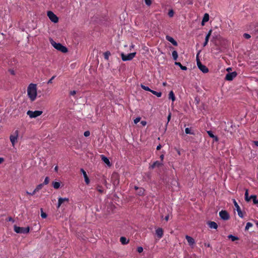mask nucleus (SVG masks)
Returning <instances> with one entry per match:
<instances>
[{"instance_id":"obj_1","label":"nucleus","mask_w":258,"mask_h":258,"mask_svg":"<svg viewBox=\"0 0 258 258\" xmlns=\"http://www.w3.org/2000/svg\"><path fill=\"white\" fill-rule=\"evenodd\" d=\"M27 94L31 101H34L36 99L37 94L36 84L31 83L28 86Z\"/></svg>"},{"instance_id":"obj_2","label":"nucleus","mask_w":258,"mask_h":258,"mask_svg":"<svg viewBox=\"0 0 258 258\" xmlns=\"http://www.w3.org/2000/svg\"><path fill=\"white\" fill-rule=\"evenodd\" d=\"M50 42L52 45L57 50L60 51L62 53H66L68 51L67 47L63 46L62 44L60 43H56L52 39H51Z\"/></svg>"},{"instance_id":"obj_3","label":"nucleus","mask_w":258,"mask_h":258,"mask_svg":"<svg viewBox=\"0 0 258 258\" xmlns=\"http://www.w3.org/2000/svg\"><path fill=\"white\" fill-rule=\"evenodd\" d=\"M14 230L17 233L27 234L30 231V227L29 226L26 227H22L15 225L14 226Z\"/></svg>"},{"instance_id":"obj_4","label":"nucleus","mask_w":258,"mask_h":258,"mask_svg":"<svg viewBox=\"0 0 258 258\" xmlns=\"http://www.w3.org/2000/svg\"><path fill=\"white\" fill-rule=\"evenodd\" d=\"M199 53L200 51L197 54L196 58L197 66L198 68L200 70V71H202L203 73H207L209 72V69L206 66L203 64L201 62L199 57Z\"/></svg>"},{"instance_id":"obj_5","label":"nucleus","mask_w":258,"mask_h":258,"mask_svg":"<svg viewBox=\"0 0 258 258\" xmlns=\"http://www.w3.org/2000/svg\"><path fill=\"white\" fill-rule=\"evenodd\" d=\"M136 52H132L128 53L127 55L124 54L123 53H121L120 55L121 59L123 61L131 60L136 56Z\"/></svg>"},{"instance_id":"obj_6","label":"nucleus","mask_w":258,"mask_h":258,"mask_svg":"<svg viewBox=\"0 0 258 258\" xmlns=\"http://www.w3.org/2000/svg\"><path fill=\"white\" fill-rule=\"evenodd\" d=\"M111 180L114 186H117L119 183V174L117 172H113L111 175Z\"/></svg>"},{"instance_id":"obj_7","label":"nucleus","mask_w":258,"mask_h":258,"mask_svg":"<svg viewBox=\"0 0 258 258\" xmlns=\"http://www.w3.org/2000/svg\"><path fill=\"white\" fill-rule=\"evenodd\" d=\"M43 112L41 110H35L34 111L28 110L27 114L30 118H36L42 114Z\"/></svg>"},{"instance_id":"obj_8","label":"nucleus","mask_w":258,"mask_h":258,"mask_svg":"<svg viewBox=\"0 0 258 258\" xmlns=\"http://www.w3.org/2000/svg\"><path fill=\"white\" fill-rule=\"evenodd\" d=\"M47 16L51 22L56 23L58 22V18L52 11L47 12Z\"/></svg>"},{"instance_id":"obj_9","label":"nucleus","mask_w":258,"mask_h":258,"mask_svg":"<svg viewBox=\"0 0 258 258\" xmlns=\"http://www.w3.org/2000/svg\"><path fill=\"white\" fill-rule=\"evenodd\" d=\"M219 216L223 220L226 221L230 219V215L226 210H222L219 212Z\"/></svg>"},{"instance_id":"obj_10","label":"nucleus","mask_w":258,"mask_h":258,"mask_svg":"<svg viewBox=\"0 0 258 258\" xmlns=\"http://www.w3.org/2000/svg\"><path fill=\"white\" fill-rule=\"evenodd\" d=\"M19 131L18 130L15 131L13 135H11L10 137V141L14 146L16 143L17 142V139L18 137Z\"/></svg>"},{"instance_id":"obj_11","label":"nucleus","mask_w":258,"mask_h":258,"mask_svg":"<svg viewBox=\"0 0 258 258\" xmlns=\"http://www.w3.org/2000/svg\"><path fill=\"white\" fill-rule=\"evenodd\" d=\"M237 73L234 71L232 73H229L226 75L225 80L226 81H232L234 78L236 77Z\"/></svg>"},{"instance_id":"obj_12","label":"nucleus","mask_w":258,"mask_h":258,"mask_svg":"<svg viewBox=\"0 0 258 258\" xmlns=\"http://www.w3.org/2000/svg\"><path fill=\"white\" fill-rule=\"evenodd\" d=\"M233 202L234 206L236 208V209L238 213V216L240 218H243V216H244L243 214L240 207L239 206V205H238L237 203L236 202L235 199H233Z\"/></svg>"},{"instance_id":"obj_13","label":"nucleus","mask_w":258,"mask_h":258,"mask_svg":"<svg viewBox=\"0 0 258 258\" xmlns=\"http://www.w3.org/2000/svg\"><path fill=\"white\" fill-rule=\"evenodd\" d=\"M67 202L68 203L69 202V198H58L57 208H59L60 206L63 203H64V202Z\"/></svg>"},{"instance_id":"obj_14","label":"nucleus","mask_w":258,"mask_h":258,"mask_svg":"<svg viewBox=\"0 0 258 258\" xmlns=\"http://www.w3.org/2000/svg\"><path fill=\"white\" fill-rule=\"evenodd\" d=\"M80 171H81V173H82V174L83 175L85 183L87 184H89V183H90V179H89V177H88V176L86 171L83 168H81Z\"/></svg>"},{"instance_id":"obj_15","label":"nucleus","mask_w":258,"mask_h":258,"mask_svg":"<svg viewBox=\"0 0 258 258\" xmlns=\"http://www.w3.org/2000/svg\"><path fill=\"white\" fill-rule=\"evenodd\" d=\"M166 39L167 40H168V41H169L170 42H171L174 46H177V45H178L177 42L172 37H171L169 35H166Z\"/></svg>"},{"instance_id":"obj_16","label":"nucleus","mask_w":258,"mask_h":258,"mask_svg":"<svg viewBox=\"0 0 258 258\" xmlns=\"http://www.w3.org/2000/svg\"><path fill=\"white\" fill-rule=\"evenodd\" d=\"M185 239L187 240V241L188 243V244L190 246L193 245L195 243V239L192 237H190V236L186 235Z\"/></svg>"},{"instance_id":"obj_17","label":"nucleus","mask_w":258,"mask_h":258,"mask_svg":"<svg viewBox=\"0 0 258 258\" xmlns=\"http://www.w3.org/2000/svg\"><path fill=\"white\" fill-rule=\"evenodd\" d=\"M163 164L162 163L160 162L159 161H156L150 166L149 168L153 169L156 167H160Z\"/></svg>"},{"instance_id":"obj_18","label":"nucleus","mask_w":258,"mask_h":258,"mask_svg":"<svg viewBox=\"0 0 258 258\" xmlns=\"http://www.w3.org/2000/svg\"><path fill=\"white\" fill-rule=\"evenodd\" d=\"M209 20V15L208 13H205L203 18V20L201 23L202 26H204L205 23L207 22Z\"/></svg>"},{"instance_id":"obj_19","label":"nucleus","mask_w":258,"mask_h":258,"mask_svg":"<svg viewBox=\"0 0 258 258\" xmlns=\"http://www.w3.org/2000/svg\"><path fill=\"white\" fill-rule=\"evenodd\" d=\"M207 224H208V226H209V227L211 228L217 229L218 228L217 224L214 221H209L207 222Z\"/></svg>"},{"instance_id":"obj_20","label":"nucleus","mask_w":258,"mask_h":258,"mask_svg":"<svg viewBox=\"0 0 258 258\" xmlns=\"http://www.w3.org/2000/svg\"><path fill=\"white\" fill-rule=\"evenodd\" d=\"M102 160L108 166H111V164L110 163L108 158L103 155H101Z\"/></svg>"},{"instance_id":"obj_21","label":"nucleus","mask_w":258,"mask_h":258,"mask_svg":"<svg viewBox=\"0 0 258 258\" xmlns=\"http://www.w3.org/2000/svg\"><path fill=\"white\" fill-rule=\"evenodd\" d=\"M156 234L158 238H160L163 236V230L161 228H158L156 230Z\"/></svg>"},{"instance_id":"obj_22","label":"nucleus","mask_w":258,"mask_h":258,"mask_svg":"<svg viewBox=\"0 0 258 258\" xmlns=\"http://www.w3.org/2000/svg\"><path fill=\"white\" fill-rule=\"evenodd\" d=\"M145 190L143 187H140V188L137 191V195L139 196H144L145 195Z\"/></svg>"},{"instance_id":"obj_23","label":"nucleus","mask_w":258,"mask_h":258,"mask_svg":"<svg viewBox=\"0 0 258 258\" xmlns=\"http://www.w3.org/2000/svg\"><path fill=\"white\" fill-rule=\"evenodd\" d=\"M168 98L169 99H171L173 102L175 100V96L173 91H171L169 92L168 95Z\"/></svg>"},{"instance_id":"obj_24","label":"nucleus","mask_w":258,"mask_h":258,"mask_svg":"<svg viewBox=\"0 0 258 258\" xmlns=\"http://www.w3.org/2000/svg\"><path fill=\"white\" fill-rule=\"evenodd\" d=\"M175 65L179 66L181 70L183 71H186L187 70V68L185 66H183L181 64V63L179 62L175 61L174 63Z\"/></svg>"},{"instance_id":"obj_25","label":"nucleus","mask_w":258,"mask_h":258,"mask_svg":"<svg viewBox=\"0 0 258 258\" xmlns=\"http://www.w3.org/2000/svg\"><path fill=\"white\" fill-rule=\"evenodd\" d=\"M251 199L252 200L253 203L254 205H258V199H257V196L254 195L250 196Z\"/></svg>"},{"instance_id":"obj_26","label":"nucleus","mask_w":258,"mask_h":258,"mask_svg":"<svg viewBox=\"0 0 258 258\" xmlns=\"http://www.w3.org/2000/svg\"><path fill=\"white\" fill-rule=\"evenodd\" d=\"M245 200L247 202H249L251 200L250 196H248V189H246L245 192Z\"/></svg>"},{"instance_id":"obj_27","label":"nucleus","mask_w":258,"mask_h":258,"mask_svg":"<svg viewBox=\"0 0 258 258\" xmlns=\"http://www.w3.org/2000/svg\"><path fill=\"white\" fill-rule=\"evenodd\" d=\"M120 241L122 244H125L128 243L129 240H127L126 237L122 236L120 238Z\"/></svg>"},{"instance_id":"obj_28","label":"nucleus","mask_w":258,"mask_h":258,"mask_svg":"<svg viewBox=\"0 0 258 258\" xmlns=\"http://www.w3.org/2000/svg\"><path fill=\"white\" fill-rule=\"evenodd\" d=\"M228 238L231 240L232 241H235L239 239L237 236H234L232 234H230L228 236Z\"/></svg>"},{"instance_id":"obj_29","label":"nucleus","mask_w":258,"mask_h":258,"mask_svg":"<svg viewBox=\"0 0 258 258\" xmlns=\"http://www.w3.org/2000/svg\"><path fill=\"white\" fill-rule=\"evenodd\" d=\"M60 183L57 181H53L52 182V186L55 189H58L60 187Z\"/></svg>"},{"instance_id":"obj_30","label":"nucleus","mask_w":258,"mask_h":258,"mask_svg":"<svg viewBox=\"0 0 258 258\" xmlns=\"http://www.w3.org/2000/svg\"><path fill=\"white\" fill-rule=\"evenodd\" d=\"M173 59L174 60H176L178 58V53L176 50H174L172 52Z\"/></svg>"},{"instance_id":"obj_31","label":"nucleus","mask_w":258,"mask_h":258,"mask_svg":"<svg viewBox=\"0 0 258 258\" xmlns=\"http://www.w3.org/2000/svg\"><path fill=\"white\" fill-rule=\"evenodd\" d=\"M151 92L154 95L157 96L158 97H160L162 95V92H157L152 90Z\"/></svg>"},{"instance_id":"obj_32","label":"nucleus","mask_w":258,"mask_h":258,"mask_svg":"<svg viewBox=\"0 0 258 258\" xmlns=\"http://www.w3.org/2000/svg\"><path fill=\"white\" fill-rule=\"evenodd\" d=\"M111 55L109 51H107L104 53V58L106 60H108L109 56Z\"/></svg>"},{"instance_id":"obj_33","label":"nucleus","mask_w":258,"mask_h":258,"mask_svg":"<svg viewBox=\"0 0 258 258\" xmlns=\"http://www.w3.org/2000/svg\"><path fill=\"white\" fill-rule=\"evenodd\" d=\"M40 211H41V217H42V218H43V219L46 218L47 216V215L46 214V213L43 212L42 208L40 209Z\"/></svg>"},{"instance_id":"obj_34","label":"nucleus","mask_w":258,"mask_h":258,"mask_svg":"<svg viewBox=\"0 0 258 258\" xmlns=\"http://www.w3.org/2000/svg\"><path fill=\"white\" fill-rule=\"evenodd\" d=\"M44 184L43 183H40L38 184L35 189H34L36 192L38 191L39 190H40L43 186Z\"/></svg>"},{"instance_id":"obj_35","label":"nucleus","mask_w":258,"mask_h":258,"mask_svg":"<svg viewBox=\"0 0 258 258\" xmlns=\"http://www.w3.org/2000/svg\"><path fill=\"white\" fill-rule=\"evenodd\" d=\"M141 88L144 89V90L145 91H149V92H151V89H150L148 86H146L145 85H143V84H141Z\"/></svg>"},{"instance_id":"obj_36","label":"nucleus","mask_w":258,"mask_h":258,"mask_svg":"<svg viewBox=\"0 0 258 258\" xmlns=\"http://www.w3.org/2000/svg\"><path fill=\"white\" fill-rule=\"evenodd\" d=\"M185 133L186 134L194 135V132H191L190 128L187 127L185 129Z\"/></svg>"},{"instance_id":"obj_37","label":"nucleus","mask_w":258,"mask_h":258,"mask_svg":"<svg viewBox=\"0 0 258 258\" xmlns=\"http://www.w3.org/2000/svg\"><path fill=\"white\" fill-rule=\"evenodd\" d=\"M212 32V29H211L209 31L208 34L206 35V37H205V39L206 40L209 41L210 36L211 35Z\"/></svg>"},{"instance_id":"obj_38","label":"nucleus","mask_w":258,"mask_h":258,"mask_svg":"<svg viewBox=\"0 0 258 258\" xmlns=\"http://www.w3.org/2000/svg\"><path fill=\"white\" fill-rule=\"evenodd\" d=\"M174 14V12L172 9H170L169 10L168 13V15L169 17L171 18L173 16Z\"/></svg>"},{"instance_id":"obj_39","label":"nucleus","mask_w":258,"mask_h":258,"mask_svg":"<svg viewBox=\"0 0 258 258\" xmlns=\"http://www.w3.org/2000/svg\"><path fill=\"white\" fill-rule=\"evenodd\" d=\"M96 189L98 191H99L100 193L102 194L103 193V190L102 189V186L101 185H98L97 186Z\"/></svg>"},{"instance_id":"obj_40","label":"nucleus","mask_w":258,"mask_h":258,"mask_svg":"<svg viewBox=\"0 0 258 258\" xmlns=\"http://www.w3.org/2000/svg\"><path fill=\"white\" fill-rule=\"evenodd\" d=\"M252 226V224L250 222H247L246 223V226H245V230H247L249 227H251Z\"/></svg>"},{"instance_id":"obj_41","label":"nucleus","mask_w":258,"mask_h":258,"mask_svg":"<svg viewBox=\"0 0 258 258\" xmlns=\"http://www.w3.org/2000/svg\"><path fill=\"white\" fill-rule=\"evenodd\" d=\"M49 182V178L48 176L46 177L45 179H44V181L43 182V183H42L44 185H46L47 184H48Z\"/></svg>"},{"instance_id":"obj_42","label":"nucleus","mask_w":258,"mask_h":258,"mask_svg":"<svg viewBox=\"0 0 258 258\" xmlns=\"http://www.w3.org/2000/svg\"><path fill=\"white\" fill-rule=\"evenodd\" d=\"M207 133L210 138H214L215 135L213 134L212 131H207Z\"/></svg>"},{"instance_id":"obj_43","label":"nucleus","mask_w":258,"mask_h":258,"mask_svg":"<svg viewBox=\"0 0 258 258\" xmlns=\"http://www.w3.org/2000/svg\"><path fill=\"white\" fill-rule=\"evenodd\" d=\"M200 98L198 97H196L195 98V101L196 102V104L198 106L200 103Z\"/></svg>"},{"instance_id":"obj_44","label":"nucleus","mask_w":258,"mask_h":258,"mask_svg":"<svg viewBox=\"0 0 258 258\" xmlns=\"http://www.w3.org/2000/svg\"><path fill=\"white\" fill-rule=\"evenodd\" d=\"M243 37L245 38V39H249L250 37H251V36L249 34H247V33H244L243 34Z\"/></svg>"},{"instance_id":"obj_45","label":"nucleus","mask_w":258,"mask_h":258,"mask_svg":"<svg viewBox=\"0 0 258 258\" xmlns=\"http://www.w3.org/2000/svg\"><path fill=\"white\" fill-rule=\"evenodd\" d=\"M137 251L139 253H141L143 251V248L142 246H139L137 248Z\"/></svg>"},{"instance_id":"obj_46","label":"nucleus","mask_w":258,"mask_h":258,"mask_svg":"<svg viewBox=\"0 0 258 258\" xmlns=\"http://www.w3.org/2000/svg\"><path fill=\"white\" fill-rule=\"evenodd\" d=\"M90 135V133L89 131H85L84 133V136L86 137L89 136Z\"/></svg>"},{"instance_id":"obj_47","label":"nucleus","mask_w":258,"mask_h":258,"mask_svg":"<svg viewBox=\"0 0 258 258\" xmlns=\"http://www.w3.org/2000/svg\"><path fill=\"white\" fill-rule=\"evenodd\" d=\"M145 4L148 6H150L152 4L151 0H145Z\"/></svg>"},{"instance_id":"obj_48","label":"nucleus","mask_w":258,"mask_h":258,"mask_svg":"<svg viewBox=\"0 0 258 258\" xmlns=\"http://www.w3.org/2000/svg\"><path fill=\"white\" fill-rule=\"evenodd\" d=\"M141 120V117H137L136 119H134V123L135 124H137V123H138Z\"/></svg>"},{"instance_id":"obj_49","label":"nucleus","mask_w":258,"mask_h":258,"mask_svg":"<svg viewBox=\"0 0 258 258\" xmlns=\"http://www.w3.org/2000/svg\"><path fill=\"white\" fill-rule=\"evenodd\" d=\"M55 78V76H52L51 79H50L47 82V84H51L52 83V81Z\"/></svg>"},{"instance_id":"obj_50","label":"nucleus","mask_w":258,"mask_h":258,"mask_svg":"<svg viewBox=\"0 0 258 258\" xmlns=\"http://www.w3.org/2000/svg\"><path fill=\"white\" fill-rule=\"evenodd\" d=\"M36 192V191L35 190H34L33 191V192H28V191H27V192H26V194H27V195H29L33 196V195H34Z\"/></svg>"},{"instance_id":"obj_51","label":"nucleus","mask_w":258,"mask_h":258,"mask_svg":"<svg viewBox=\"0 0 258 258\" xmlns=\"http://www.w3.org/2000/svg\"><path fill=\"white\" fill-rule=\"evenodd\" d=\"M76 94V91L75 90H73V91H71L70 92V95H74Z\"/></svg>"},{"instance_id":"obj_52","label":"nucleus","mask_w":258,"mask_h":258,"mask_svg":"<svg viewBox=\"0 0 258 258\" xmlns=\"http://www.w3.org/2000/svg\"><path fill=\"white\" fill-rule=\"evenodd\" d=\"M141 123L142 124V125L145 126L147 124V122L145 120H142L141 122Z\"/></svg>"},{"instance_id":"obj_53","label":"nucleus","mask_w":258,"mask_h":258,"mask_svg":"<svg viewBox=\"0 0 258 258\" xmlns=\"http://www.w3.org/2000/svg\"><path fill=\"white\" fill-rule=\"evenodd\" d=\"M208 41H209L208 40H206V39L205 40V42L203 43L204 47L206 46L207 45Z\"/></svg>"},{"instance_id":"obj_54","label":"nucleus","mask_w":258,"mask_h":258,"mask_svg":"<svg viewBox=\"0 0 258 258\" xmlns=\"http://www.w3.org/2000/svg\"><path fill=\"white\" fill-rule=\"evenodd\" d=\"M171 113H170L168 115V117H167V119H168V122L169 121V120H170L171 119Z\"/></svg>"},{"instance_id":"obj_55","label":"nucleus","mask_w":258,"mask_h":258,"mask_svg":"<svg viewBox=\"0 0 258 258\" xmlns=\"http://www.w3.org/2000/svg\"><path fill=\"white\" fill-rule=\"evenodd\" d=\"M213 139H214V141H218V140H219V139H218V137H217V136H214V138H213Z\"/></svg>"},{"instance_id":"obj_56","label":"nucleus","mask_w":258,"mask_h":258,"mask_svg":"<svg viewBox=\"0 0 258 258\" xmlns=\"http://www.w3.org/2000/svg\"><path fill=\"white\" fill-rule=\"evenodd\" d=\"M9 71H10L11 74H12L13 75H15V71L14 70H10Z\"/></svg>"},{"instance_id":"obj_57","label":"nucleus","mask_w":258,"mask_h":258,"mask_svg":"<svg viewBox=\"0 0 258 258\" xmlns=\"http://www.w3.org/2000/svg\"><path fill=\"white\" fill-rule=\"evenodd\" d=\"M253 143L256 146L258 147V141H254Z\"/></svg>"},{"instance_id":"obj_58","label":"nucleus","mask_w":258,"mask_h":258,"mask_svg":"<svg viewBox=\"0 0 258 258\" xmlns=\"http://www.w3.org/2000/svg\"><path fill=\"white\" fill-rule=\"evenodd\" d=\"M161 147L162 146H161V145L160 144H159L158 146H157V148H156L157 150H160L161 148Z\"/></svg>"},{"instance_id":"obj_59","label":"nucleus","mask_w":258,"mask_h":258,"mask_svg":"<svg viewBox=\"0 0 258 258\" xmlns=\"http://www.w3.org/2000/svg\"><path fill=\"white\" fill-rule=\"evenodd\" d=\"M4 161V159L2 157H0V164H2Z\"/></svg>"},{"instance_id":"obj_60","label":"nucleus","mask_w":258,"mask_h":258,"mask_svg":"<svg viewBox=\"0 0 258 258\" xmlns=\"http://www.w3.org/2000/svg\"><path fill=\"white\" fill-rule=\"evenodd\" d=\"M169 215H167L166 216H165V217L164 219H165L166 221H167L168 220V219H169Z\"/></svg>"},{"instance_id":"obj_61","label":"nucleus","mask_w":258,"mask_h":258,"mask_svg":"<svg viewBox=\"0 0 258 258\" xmlns=\"http://www.w3.org/2000/svg\"><path fill=\"white\" fill-rule=\"evenodd\" d=\"M164 156L163 154H162L160 155V158L161 159V160L162 161L164 159Z\"/></svg>"},{"instance_id":"obj_62","label":"nucleus","mask_w":258,"mask_h":258,"mask_svg":"<svg viewBox=\"0 0 258 258\" xmlns=\"http://www.w3.org/2000/svg\"><path fill=\"white\" fill-rule=\"evenodd\" d=\"M205 246H207V247H211V245H210V243H205Z\"/></svg>"},{"instance_id":"obj_63","label":"nucleus","mask_w":258,"mask_h":258,"mask_svg":"<svg viewBox=\"0 0 258 258\" xmlns=\"http://www.w3.org/2000/svg\"><path fill=\"white\" fill-rule=\"evenodd\" d=\"M134 188L135 190H136L137 191L140 188V187L137 186H135Z\"/></svg>"},{"instance_id":"obj_64","label":"nucleus","mask_w":258,"mask_h":258,"mask_svg":"<svg viewBox=\"0 0 258 258\" xmlns=\"http://www.w3.org/2000/svg\"><path fill=\"white\" fill-rule=\"evenodd\" d=\"M217 36H215H215H213V38H212V39L211 40V41H212V42H213V41H214V39H217Z\"/></svg>"}]
</instances>
